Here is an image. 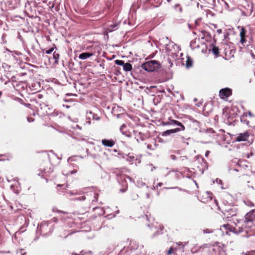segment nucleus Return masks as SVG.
<instances>
[{
    "instance_id": "1a4fd4ad",
    "label": "nucleus",
    "mask_w": 255,
    "mask_h": 255,
    "mask_svg": "<svg viewBox=\"0 0 255 255\" xmlns=\"http://www.w3.org/2000/svg\"><path fill=\"white\" fill-rule=\"evenodd\" d=\"M232 94V90L228 88L222 89L220 90L219 96L222 99L229 97Z\"/></svg>"
},
{
    "instance_id": "3c124183",
    "label": "nucleus",
    "mask_w": 255,
    "mask_h": 255,
    "mask_svg": "<svg viewBox=\"0 0 255 255\" xmlns=\"http://www.w3.org/2000/svg\"><path fill=\"white\" fill-rule=\"evenodd\" d=\"M251 55L252 57L255 59V55L253 53H251Z\"/></svg>"
},
{
    "instance_id": "2f4dec72",
    "label": "nucleus",
    "mask_w": 255,
    "mask_h": 255,
    "mask_svg": "<svg viewBox=\"0 0 255 255\" xmlns=\"http://www.w3.org/2000/svg\"><path fill=\"white\" fill-rule=\"evenodd\" d=\"M123 135H125V136H126L128 137H130L132 136V133L130 132H129V131H126L124 133Z\"/></svg>"
},
{
    "instance_id": "e433bc0d",
    "label": "nucleus",
    "mask_w": 255,
    "mask_h": 255,
    "mask_svg": "<svg viewBox=\"0 0 255 255\" xmlns=\"http://www.w3.org/2000/svg\"><path fill=\"white\" fill-rule=\"evenodd\" d=\"M173 248H170L169 249V250L168 251V252H167V255H170L171 254H172V253H173Z\"/></svg>"
},
{
    "instance_id": "13d9d810",
    "label": "nucleus",
    "mask_w": 255,
    "mask_h": 255,
    "mask_svg": "<svg viewBox=\"0 0 255 255\" xmlns=\"http://www.w3.org/2000/svg\"><path fill=\"white\" fill-rule=\"evenodd\" d=\"M182 158H183L182 159V160H184V159H187V157L186 156H183Z\"/></svg>"
},
{
    "instance_id": "5fc2aeb1",
    "label": "nucleus",
    "mask_w": 255,
    "mask_h": 255,
    "mask_svg": "<svg viewBox=\"0 0 255 255\" xmlns=\"http://www.w3.org/2000/svg\"><path fill=\"white\" fill-rule=\"evenodd\" d=\"M188 27L190 28V29H191L192 28V26L190 24L188 23Z\"/></svg>"
},
{
    "instance_id": "338daca9",
    "label": "nucleus",
    "mask_w": 255,
    "mask_h": 255,
    "mask_svg": "<svg viewBox=\"0 0 255 255\" xmlns=\"http://www.w3.org/2000/svg\"><path fill=\"white\" fill-rule=\"evenodd\" d=\"M65 107H66L67 108H69V107L68 106H67V105H66V106H65Z\"/></svg>"
},
{
    "instance_id": "052dcab7",
    "label": "nucleus",
    "mask_w": 255,
    "mask_h": 255,
    "mask_svg": "<svg viewBox=\"0 0 255 255\" xmlns=\"http://www.w3.org/2000/svg\"><path fill=\"white\" fill-rule=\"evenodd\" d=\"M207 193L208 194V195L209 196V197H210V200H211L212 198L210 197L209 193L208 192H207Z\"/></svg>"
},
{
    "instance_id": "6e6552de",
    "label": "nucleus",
    "mask_w": 255,
    "mask_h": 255,
    "mask_svg": "<svg viewBox=\"0 0 255 255\" xmlns=\"http://www.w3.org/2000/svg\"><path fill=\"white\" fill-rule=\"evenodd\" d=\"M249 136L250 134L248 131L240 133L237 134V136L235 137V140L238 142L247 141Z\"/></svg>"
},
{
    "instance_id": "f8f14e48",
    "label": "nucleus",
    "mask_w": 255,
    "mask_h": 255,
    "mask_svg": "<svg viewBox=\"0 0 255 255\" xmlns=\"http://www.w3.org/2000/svg\"><path fill=\"white\" fill-rule=\"evenodd\" d=\"M87 118L89 120L93 119L97 121L100 119V117L98 116L97 114H95L91 111L87 112Z\"/></svg>"
},
{
    "instance_id": "bf43d9fd",
    "label": "nucleus",
    "mask_w": 255,
    "mask_h": 255,
    "mask_svg": "<svg viewBox=\"0 0 255 255\" xmlns=\"http://www.w3.org/2000/svg\"><path fill=\"white\" fill-rule=\"evenodd\" d=\"M248 114H249L250 116H252V113H251V112H249L248 113Z\"/></svg>"
},
{
    "instance_id": "6e6d98bb",
    "label": "nucleus",
    "mask_w": 255,
    "mask_h": 255,
    "mask_svg": "<svg viewBox=\"0 0 255 255\" xmlns=\"http://www.w3.org/2000/svg\"><path fill=\"white\" fill-rule=\"evenodd\" d=\"M145 186V184L144 183L141 182L140 186Z\"/></svg>"
},
{
    "instance_id": "c85d7f7f",
    "label": "nucleus",
    "mask_w": 255,
    "mask_h": 255,
    "mask_svg": "<svg viewBox=\"0 0 255 255\" xmlns=\"http://www.w3.org/2000/svg\"><path fill=\"white\" fill-rule=\"evenodd\" d=\"M135 159V157L133 155L128 154L127 158V160L128 161H133Z\"/></svg>"
},
{
    "instance_id": "412c9836",
    "label": "nucleus",
    "mask_w": 255,
    "mask_h": 255,
    "mask_svg": "<svg viewBox=\"0 0 255 255\" xmlns=\"http://www.w3.org/2000/svg\"><path fill=\"white\" fill-rule=\"evenodd\" d=\"M192 65V60L189 57H187V59L186 62V66L187 68L190 67Z\"/></svg>"
},
{
    "instance_id": "ea45409f",
    "label": "nucleus",
    "mask_w": 255,
    "mask_h": 255,
    "mask_svg": "<svg viewBox=\"0 0 255 255\" xmlns=\"http://www.w3.org/2000/svg\"><path fill=\"white\" fill-rule=\"evenodd\" d=\"M94 199L93 200V202L95 201L97 202L98 200V194L94 193Z\"/></svg>"
},
{
    "instance_id": "bb28decb",
    "label": "nucleus",
    "mask_w": 255,
    "mask_h": 255,
    "mask_svg": "<svg viewBox=\"0 0 255 255\" xmlns=\"http://www.w3.org/2000/svg\"><path fill=\"white\" fill-rule=\"evenodd\" d=\"M238 166V167L237 168H232L231 167H230L229 168V170L230 172H231V171L232 170H234V171H236L237 172H239L241 170V168L240 167H239V166L238 165H237Z\"/></svg>"
},
{
    "instance_id": "f704fd0d",
    "label": "nucleus",
    "mask_w": 255,
    "mask_h": 255,
    "mask_svg": "<svg viewBox=\"0 0 255 255\" xmlns=\"http://www.w3.org/2000/svg\"><path fill=\"white\" fill-rule=\"evenodd\" d=\"M72 255H83L85 254V252L84 251H82L81 252H80V254H77V253H73L71 254Z\"/></svg>"
},
{
    "instance_id": "7ed1b4c3",
    "label": "nucleus",
    "mask_w": 255,
    "mask_h": 255,
    "mask_svg": "<svg viewBox=\"0 0 255 255\" xmlns=\"http://www.w3.org/2000/svg\"><path fill=\"white\" fill-rule=\"evenodd\" d=\"M222 212L224 218L231 221V218L236 216L237 209L235 207H226L222 211Z\"/></svg>"
},
{
    "instance_id": "393cba45",
    "label": "nucleus",
    "mask_w": 255,
    "mask_h": 255,
    "mask_svg": "<svg viewBox=\"0 0 255 255\" xmlns=\"http://www.w3.org/2000/svg\"><path fill=\"white\" fill-rule=\"evenodd\" d=\"M86 196L85 195H83V196H81L80 197H76L73 200H76V201H84L85 200H86Z\"/></svg>"
},
{
    "instance_id": "37998d69",
    "label": "nucleus",
    "mask_w": 255,
    "mask_h": 255,
    "mask_svg": "<svg viewBox=\"0 0 255 255\" xmlns=\"http://www.w3.org/2000/svg\"><path fill=\"white\" fill-rule=\"evenodd\" d=\"M25 230H26V229H25V227H21L19 229V232H20L21 233L24 232Z\"/></svg>"
},
{
    "instance_id": "20e7f679",
    "label": "nucleus",
    "mask_w": 255,
    "mask_h": 255,
    "mask_svg": "<svg viewBox=\"0 0 255 255\" xmlns=\"http://www.w3.org/2000/svg\"><path fill=\"white\" fill-rule=\"evenodd\" d=\"M245 222L248 224L251 223L255 226V209H253L247 213L245 216Z\"/></svg>"
},
{
    "instance_id": "8fccbe9b",
    "label": "nucleus",
    "mask_w": 255,
    "mask_h": 255,
    "mask_svg": "<svg viewBox=\"0 0 255 255\" xmlns=\"http://www.w3.org/2000/svg\"><path fill=\"white\" fill-rule=\"evenodd\" d=\"M125 251V249H124L122 251H121L120 253L118 254V255H122L123 252Z\"/></svg>"
},
{
    "instance_id": "69168bd1",
    "label": "nucleus",
    "mask_w": 255,
    "mask_h": 255,
    "mask_svg": "<svg viewBox=\"0 0 255 255\" xmlns=\"http://www.w3.org/2000/svg\"><path fill=\"white\" fill-rule=\"evenodd\" d=\"M167 0V1L168 2H170L171 1V0Z\"/></svg>"
},
{
    "instance_id": "7c9ffc66",
    "label": "nucleus",
    "mask_w": 255,
    "mask_h": 255,
    "mask_svg": "<svg viewBox=\"0 0 255 255\" xmlns=\"http://www.w3.org/2000/svg\"><path fill=\"white\" fill-rule=\"evenodd\" d=\"M228 0H221L222 2L224 3L225 4V8H229V5L227 2Z\"/></svg>"
},
{
    "instance_id": "a878e982",
    "label": "nucleus",
    "mask_w": 255,
    "mask_h": 255,
    "mask_svg": "<svg viewBox=\"0 0 255 255\" xmlns=\"http://www.w3.org/2000/svg\"><path fill=\"white\" fill-rule=\"evenodd\" d=\"M126 127H127V126L125 124H123L121 126L120 130V131L121 132V133H122V134H123L126 131L125 128H126Z\"/></svg>"
},
{
    "instance_id": "c9c22d12",
    "label": "nucleus",
    "mask_w": 255,
    "mask_h": 255,
    "mask_svg": "<svg viewBox=\"0 0 255 255\" xmlns=\"http://www.w3.org/2000/svg\"><path fill=\"white\" fill-rule=\"evenodd\" d=\"M77 172V170H72L70 172H69L68 173H66V174H65V175H69V174H74V173H75Z\"/></svg>"
},
{
    "instance_id": "473e14b6",
    "label": "nucleus",
    "mask_w": 255,
    "mask_h": 255,
    "mask_svg": "<svg viewBox=\"0 0 255 255\" xmlns=\"http://www.w3.org/2000/svg\"><path fill=\"white\" fill-rule=\"evenodd\" d=\"M54 48H55V47H51L49 49L46 50L45 51V53L46 54H49L51 53L53 51Z\"/></svg>"
},
{
    "instance_id": "cd10ccee",
    "label": "nucleus",
    "mask_w": 255,
    "mask_h": 255,
    "mask_svg": "<svg viewBox=\"0 0 255 255\" xmlns=\"http://www.w3.org/2000/svg\"><path fill=\"white\" fill-rule=\"evenodd\" d=\"M214 230L210 229H206L203 230V233L204 234H210L213 233Z\"/></svg>"
},
{
    "instance_id": "58836bf2",
    "label": "nucleus",
    "mask_w": 255,
    "mask_h": 255,
    "mask_svg": "<svg viewBox=\"0 0 255 255\" xmlns=\"http://www.w3.org/2000/svg\"><path fill=\"white\" fill-rule=\"evenodd\" d=\"M162 125L163 126L170 125V121L168 122H162Z\"/></svg>"
},
{
    "instance_id": "9d476101",
    "label": "nucleus",
    "mask_w": 255,
    "mask_h": 255,
    "mask_svg": "<svg viewBox=\"0 0 255 255\" xmlns=\"http://www.w3.org/2000/svg\"><path fill=\"white\" fill-rule=\"evenodd\" d=\"M48 229V223L46 222H42L40 225L37 226V232H39L41 234H46L45 232Z\"/></svg>"
},
{
    "instance_id": "864d4df0",
    "label": "nucleus",
    "mask_w": 255,
    "mask_h": 255,
    "mask_svg": "<svg viewBox=\"0 0 255 255\" xmlns=\"http://www.w3.org/2000/svg\"><path fill=\"white\" fill-rule=\"evenodd\" d=\"M151 145H150V144H148V145H147V148L150 149V148H151Z\"/></svg>"
},
{
    "instance_id": "09e8293b",
    "label": "nucleus",
    "mask_w": 255,
    "mask_h": 255,
    "mask_svg": "<svg viewBox=\"0 0 255 255\" xmlns=\"http://www.w3.org/2000/svg\"><path fill=\"white\" fill-rule=\"evenodd\" d=\"M216 182H217V183H221H221H222V180H220V179H216Z\"/></svg>"
},
{
    "instance_id": "f3484780",
    "label": "nucleus",
    "mask_w": 255,
    "mask_h": 255,
    "mask_svg": "<svg viewBox=\"0 0 255 255\" xmlns=\"http://www.w3.org/2000/svg\"><path fill=\"white\" fill-rule=\"evenodd\" d=\"M230 231L236 234H239L243 231V228L242 227H231L230 228Z\"/></svg>"
},
{
    "instance_id": "f03ea898",
    "label": "nucleus",
    "mask_w": 255,
    "mask_h": 255,
    "mask_svg": "<svg viewBox=\"0 0 255 255\" xmlns=\"http://www.w3.org/2000/svg\"><path fill=\"white\" fill-rule=\"evenodd\" d=\"M243 7L244 9H242V15L245 16H250L253 11V2L249 0H246Z\"/></svg>"
},
{
    "instance_id": "4468645a",
    "label": "nucleus",
    "mask_w": 255,
    "mask_h": 255,
    "mask_svg": "<svg viewBox=\"0 0 255 255\" xmlns=\"http://www.w3.org/2000/svg\"><path fill=\"white\" fill-rule=\"evenodd\" d=\"M170 125H176L180 127L178 128H180V129H182V130H184L185 129L184 126L181 123L176 120H170Z\"/></svg>"
},
{
    "instance_id": "c03bdc74",
    "label": "nucleus",
    "mask_w": 255,
    "mask_h": 255,
    "mask_svg": "<svg viewBox=\"0 0 255 255\" xmlns=\"http://www.w3.org/2000/svg\"><path fill=\"white\" fill-rule=\"evenodd\" d=\"M162 184H162V183H161V182L158 183L157 184V185H156V188H155V187H154V186H153V188H154V189H155L156 188L157 189V187H158V186L160 187V186H161L162 185Z\"/></svg>"
},
{
    "instance_id": "6ab92c4d",
    "label": "nucleus",
    "mask_w": 255,
    "mask_h": 255,
    "mask_svg": "<svg viewBox=\"0 0 255 255\" xmlns=\"http://www.w3.org/2000/svg\"><path fill=\"white\" fill-rule=\"evenodd\" d=\"M39 106L40 107V109L44 111V112H45L46 113L48 114L47 110H49V108L48 107V105H46L44 103H41L39 104Z\"/></svg>"
},
{
    "instance_id": "49530a36",
    "label": "nucleus",
    "mask_w": 255,
    "mask_h": 255,
    "mask_svg": "<svg viewBox=\"0 0 255 255\" xmlns=\"http://www.w3.org/2000/svg\"><path fill=\"white\" fill-rule=\"evenodd\" d=\"M210 153V151L209 150H207V151H206V152H205V156H206V157H208V155H209V154Z\"/></svg>"
},
{
    "instance_id": "f257e3e1",
    "label": "nucleus",
    "mask_w": 255,
    "mask_h": 255,
    "mask_svg": "<svg viewBox=\"0 0 255 255\" xmlns=\"http://www.w3.org/2000/svg\"><path fill=\"white\" fill-rule=\"evenodd\" d=\"M160 67L159 63L156 60H150L142 63L141 67L147 72H154L158 70Z\"/></svg>"
},
{
    "instance_id": "39448f33",
    "label": "nucleus",
    "mask_w": 255,
    "mask_h": 255,
    "mask_svg": "<svg viewBox=\"0 0 255 255\" xmlns=\"http://www.w3.org/2000/svg\"><path fill=\"white\" fill-rule=\"evenodd\" d=\"M126 178H128L127 177L126 175H123L119 177L118 179V182L122 187L120 189V191L122 193L125 192L128 189V185L127 181H126Z\"/></svg>"
},
{
    "instance_id": "5701e85b",
    "label": "nucleus",
    "mask_w": 255,
    "mask_h": 255,
    "mask_svg": "<svg viewBox=\"0 0 255 255\" xmlns=\"http://www.w3.org/2000/svg\"><path fill=\"white\" fill-rule=\"evenodd\" d=\"M190 47L192 49H194L196 47H198L199 45L196 44V40H192L190 42Z\"/></svg>"
},
{
    "instance_id": "774afa93",
    "label": "nucleus",
    "mask_w": 255,
    "mask_h": 255,
    "mask_svg": "<svg viewBox=\"0 0 255 255\" xmlns=\"http://www.w3.org/2000/svg\"><path fill=\"white\" fill-rule=\"evenodd\" d=\"M73 232H71L70 233L68 234V235H71Z\"/></svg>"
},
{
    "instance_id": "a211bd4d",
    "label": "nucleus",
    "mask_w": 255,
    "mask_h": 255,
    "mask_svg": "<svg viewBox=\"0 0 255 255\" xmlns=\"http://www.w3.org/2000/svg\"><path fill=\"white\" fill-rule=\"evenodd\" d=\"M41 170L42 171L45 176H48L50 173L53 171V168L49 167V168H44L43 169L40 168Z\"/></svg>"
},
{
    "instance_id": "423d86ee",
    "label": "nucleus",
    "mask_w": 255,
    "mask_h": 255,
    "mask_svg": "<svg viewBox=\"0 0 255 255\" xmlns=\"http://www.w3.org/2000/svg\"><path fill=\"white\" fill-rule=\"evenodd\" d=\"M241 30L240 32V36L241 37L240 39V42L244 46H245L246 45H248L247 44V40L246 39V37H247V31L245 29V27L243 26L241 27Z\"/></svg>"
},
{
    "instance_id": "c756f323",
    "label": "nucleus",
    "mask_w": 255,
    "mask_h": 255,
    "mask_svg": "<svg viewBox=\"0 0 255 255\" xmlns=\"http://www.w3.org/2000/svg\"><path fill=\"white\" fill-rule=\"evenodd\" d=\"M188 244L187 242H178L176 243V244L178 246H181L182 247V248H184V247Z\"/></svg>"
},
{
    "instance_id": "4c0bfd02",
    "label": "nucleus",
    "mask_w": 255,
    "mask_h": 255,
    "mask_svg": "<svg viewBox=\"0 0 255 255\" xmlns=\"http://www.w3.org/2000/svg\"><path fill=\"white\" fill-rule=\"evenodd\" d=\"M167 62H168V64H169V67H171L172 66V64H173L172 63L171 60L170 59L168 58L167 59Z\"/></svg>"
},
{
    "instance_id": "ddd939ff",
    "label": "nucleus",
    "mask_w": 255,
    "mask_h": 255,
    "mask_svg": "<svg viewBox=\"0 0 255 255\" xmlns=\"http://www.w3.org/2000/svg\"><path fill=\"white\" fill-rule=\"evenodd\" d=\"M102 143L105 146L112 147L115 144V141L113 139H104L102 140Z\"/></svg>"
},
{
    "instance_id": "dca6fc26",
    "label": "nucleus",
    "mask_w": 255,
    "mask_h": 255,
    "mask_svg": "<svg viewBox=\"0 0 255 255\" xmlns=\"http://www.w3.org/2000/svg\"><path fill=\"white\" fill-rule=\"evenodd\" d=\"M94 54L93 53H89V52H83L81 53L79 55V58L82 60H85L87 58L93 56Z\"/></svg>"
},
{
    "instance_id": "0eeeda50",
    "label": "nucleus",
    "mask_w": 255,
    "mask_h": 255,
    "mask_svg": "<svg viewBox=\"0 0 255 255\" xmlns=\"http://www.w3.org/2000/svg\"><path fill=\"white\" fill-rule=\"evenodd\" d=\"M115 62L118 65L123 66L124 70L126 72L130 71L132 70V65L129 63H125L124 61L121 60H116Z\"/></svg>"
},
{
    "instance_id": "a19ab883",
    "label": "nucleus",
    "mask_w": 255,
    "mask_h": 255,
    "mask_svg": "<svg viewBox=\"0 0 255 255\" xmlns=\"http://www.w3.org/2000/svg\"><path fill=\"white\" fill-rule=\"evenodd\" d=\"M56 115H59L60 118L63 117L64 116V115L62 112H59V113L58 112H57Z\"/></svg>"
},
{
    "instance_id": "de8ad7c7",
    "label": "nucleus",
    "mask_w": 255,
    "mask_h": 255,
    "mask_svg": "<svg viewBox=\"0 0 255 255\" xmlns=\"http://www.w3.org/2000/svg\"><path fill=\"white\" fill-rule=\"evenodd\" d=\"M207 132H210L211 133H214V131L212 129H211V128L207 130Z\"/></svg>"
},
{
    "instance_id": "4d7b16f0",
    "label": "nucleus",
    "mask_w": 255,
    "mask_h": 255,
    "mask_svg": "<svg viewBox=\"0 0 255 255\" xmlns=\"http://www.w3.org/2000/svg\"><path fill=\"white\" fill-rule=\"evenodd\" d=\"M57 186H58V187H62V186H64V185H63V184H58L57 185Z\"/></svg>"
},
{
    "instance_id": "79ce46f5",
    "label": "nucleus",
    "mask_w": 255,
    "mask_h": 255,
    "mask_svg": "<svg viewBox=\"0 0 255 255\" xmlns=\"http://www.w3.org/2000/svg\"><path fill=\"white\" fill-rule=\"evenodd\" d=\"M170 158L173 160H175L177 159V157L175 155H171Z\"/></svg>"
},
{
    "instance_id": "72a5a7b5",
    "label": "nucleus",
    "mask_w": 255,
    "mask_h": 255,
    "mask_svg": "<svg viewBox=\"0 0 255 255\" xmlns=\"http://www.w3.org/2000/svg\"><path fill=\"white\" fill-rule=\"evenodd\" d=\"M241 121L242 122L246 123L247 125H248L249 123V121H247L246 120H245V117L244 115L241 118Z\"/></svg>"
},
{
    "instance_id": "aec40b11",
    "label": "nucleus",
    "mask_w": 255,
    "mask_h": 255,
    "mask_svg": "<svg viewBox=\"0 0 255 255\" xmlns=\"http://www.w3.org/2000/svg\"><path fill=\"white\" fill-rule=\"evenodd\" d=\"M212 52L215 55H218L219 54V48L217 47L214 46L213 44L212 45Z\"/></svg>"
},
{
    "instance_id": "9b49d317",
    "label": "nucleus",
    "mask_w": 255,
    "mask_h": 255,
    "mask_svg": "<svg viewBox=\"0 0 255 255\" xmlns=\"http://www.w3.org/2000/svg\"><path fill=\"white\" fill-rule=\"evenodd\" d=\"M180 131H183V130H182V129H180V128H175L174 129L166 130V131H164L163 132H162L161 135L164 136H168V135H170L171 134L174 133H176V132H179Z\"/></svg>"
},
{
    "instance_id": "b1692460",
    "label": "nucleus",
    "mask_w": 255,
    "mask_h": 255,
    "mask_svg": "<svg viewBox=\"0 0 255 255\" xmlns=\"http://www.w3.org/2000/svg\"><path fill=\"white\" fill-rule=\"evenodd\" d=\"M174 8L176 11H178L180 13L182 12V8L179 4H176L174 5Z\"/></svg>"
},
{
    "instance_id": "0e129e2a",
    "label": "nucleus",
    "mask_w": 255,
    "mask_h": 255,
    "mask_svg": "<svg viewBox=\"0 0 255 255\" xmlns=\"http://www.w3.org/2000/svg\"><path fill=\"white\" fill-rule=\"evenodd\" d=\"M146 196H147V198H149V194H148V193H147V194H146Z\"/></svg>"
},
{
    "instance_id": "a18cd8bd",
    "label": "nucleus",
    "mask_w": 255,
    "mask_h": 255,
    "mask_svg": "<svg viewBox=\"0 0 255 255\" xmlns=\"http://www.w3.org/2000/svg\"><path fill=\"white\" fill-rule=\"evenodd\" d=\"M34 121L32 118H27V121L29 123L32 122Z\"/></svg>"
},
{
    "instance_id": "603ef678",
    "label": "nucleus",
    "mask_w": 255,
    "mask_h": 255,
    "mask_svg": "<svg viewBox=\"0 0 255 255\" xmlns=\"http://www.w3.org/2000/svg\"><path fill=\"white\" fill-rule=\"evenodd\" d=\"M217 32L218 33H221L222 32V29H219L217 30Z\"/></svg>"
},
{
    "instance_id": "e2e57ef3",
    "label": "nucleus",
    "mask_w": 255,
    "mask_h": 255,
    "mask_svg": "<svg viewBox=\"0 0 255 255\" xmlns=\"http://www.w3.org/2000/svg\"><path fill=\"white\" fill-rule=\"evenodd\" d=\"M120 116H121V115H120V114L117 115V117L118 118H120Z\"/></svg>"
},
{
    "instance_id": "4be33fe9",
    "label": "nucleus",
    "mask_w": 255,
    "mask_h": 255,
    "mask_svg": "<svg viewBox=\"0 0 255 255\" xmlns=\"http://www.w3.org/2000/svg\"><path fill=\"white\" fill-rule=\"evenodd\" d=\"M53 59H55V63H58V59L59 58V54L58 53H56V52H54L53 54Z\"/></svg>"
},
{
    "instance_id": "2eb2a0df",
    "label": "nucleus",
    "mask_w": 255,
    "mask_h": 255,
    "mask_svg": "<svg viewBox=\"0 0 255 255\" xmlns=\"http://www.w3.org/2000/svg\"><path fill=\"white\" fill-rule=\"evenodd\" d=\"M133 135L135 137V138H136V141L138 142H139V139L140 140H143V134H142V133L141 132L133 130Z\"/></svg>"
},
{
    "instance_id": "680f3d73",
    "label": "nucleus",
    "mask_w": 255,
    "mask_h": 255,
    "mask_svg": "<svg viewBox=\"0 0 255 255\" xmlns=\"http://www.w3.org/2000/svg\"><path fill=\"white\" fill-rule=\"evenodd\" d=\"M26 106H27V107H29V106H30V104H26Z\"/></svg>"
}]
</instances>
